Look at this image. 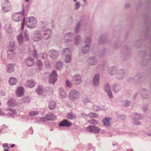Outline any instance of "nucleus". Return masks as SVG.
<instances>
[{
	"instance_id": "obj_1",
	"label": "nucleus",
	"mask_w": 151,
	"mask_h": 151,
	"mask_svg": "<svg viewBox=\"0 0 151 151\" xmlns=\"http://www.w3.org/2000/svg\"><path fill=\"white\" fill-rule=\"evenodd\" d=\"M24 36L22 33L19 34L17 36V40L20 45H22L24 42L28 41L29 40V35L26 30L24 32Z\"/></svg>"
},
{
	"instance_id": "obj_2",
	"label": "nucleus",
	"mask_w": 151,
	"mask_h": 151,
	"mask_svg": "<svg viewBox=\"0 0 151 151\" xmlns=\"http://www.w3.org/2000/svg\"><path fill=\"white\" fill-rule=\"evenodd\" d=\"M37 24L36 19L33 17H28L26 22V26L28 28L33 29L35 27Z\"/></svg>"
},
{
	"instance_id": "obj_3",
	"label": "nucleus",
	"mask_w": 151,
	"mask_h": 151,
	"mask_svg": "<svg viewBox=\"0 0 151 151\" xmlns=\"http://www.w3.org/2000/svg\"><path fill=\"white\" fill-rule=\"evenodd\" d=\"M80 96L79 92L75 89H71L69 93V97L70 100L74 101L78 100Z\"/></svg>"
},
{
	"instance_id": "obj_4",
	"label": "nucleus",
	"mask_w": 151,
	"mask_h": 151,
	"mask_svg": "<svg viewBox=\"0 0 151 151\" xmlns=\"http://www.w3.org/2000/svg\"><path fill=\"white\" fill-rule=\"evenodd\" d=\"M24 12V9L22 8V11L21 12H17L14 14L12 16V19L15 22H19L21 20L22 18V14Z\"/></svg>"
},
{
	"instance_id": "obj_5",
	"label": "nucleus",
	"mask_w": 151,
	"mask_h": 151,
	"mask_svg": "<svg viewBox=\"0 0 151 151\" xmlns=\"http://www.w3.org/2000/svg\"><path fill=\"white\" fill-rule=\"evenodd\" d=\"M86 129L87 131L94 134H98L100 132V129L94 125H91L87 127Z\"/></svg>"
},
{
	"instance_id": "obj_6",
	"label": "nucleus",
	"mask_w": 151,
	"mask_h": 151,
	"mask_svg": "<svg viewBox=\"0 0 151 151\" xmlns=\"http://www.w3.org/2000/svg\"><path fill=\"white\" fill-rule=\"evenodd\" d=\"M11 6L8 0H5L2 6V11L6 12L9 11L11 9Z\"/></svg>"
},
{
	"instance_id": "obj_7",
	"label": "nucleus",
	"mask_w": 151,
	"mask_h": 151,
	"mask_svg": "<svg viewBox=\"0 0 151 151\" xmlns=\"http://www.w3.org/2000/svg\"><path fill=\"white\" fill-rule=\"evenodd\" d=\"M42 38V32L39 31H35L33 34L32 39L34 41L37 42L40 41Z\"/></svg>"
},
{
	"instance_id": "obj_8",
	"label": "nucleus",
	"mask_w": 151,
	"mask_h": 151,
	"mask_svg": "<svg viewBox=\"0 0 151 151\" xmlns=\"http://www.w3.org/2000/svg\"><path fill=\"white\" fill-rule=\"evenodd\" d=\"M57 79V75L56 72L55 70L52 71L50 76L49 82L54 84L56 81Z\"/></svg>"
},
{
	"instance_id": "obj_9",
	"label": "nucleus",
	"mask_w": 151,
	"mask_h": 151,
	"mask_svg": "<svg viewBox=\"0 0 151 151\" xmlns=\"http://www.w3.org/2000/svg\"><path fill=\"white\" fill-rule=\"evenodd\" d=\"M24 89L22 86H19L16 90L15 94L18 97H21L23 96L24 93Z\"/></svg>"
},
{
	"instance_id": "obj_10",
	"label": "nucleus",
	"mask_w": 151,
	"mask_h": 151,
	"mask_svg": "<svg viewBox=\"0 0 151 151\" xmlns=\"http://www.w3.org/2000/svg\"><path fill=\"white\" fill-rule=\"evenodd\" d=\"M74 35L71 32H68L65 34L64 40L66 43L68 42L73 40Z\"/></svg>"
},
{
	"instance_id": "obj_11",
	"label": "nucleus",
	"mask_w": 151,
	"mask_h": 151,
	"mask_svg": "<svg viewBox=\"0 0 151 151\" xmlns=\"http://www.w3.org/2000/svg\"><path fill=\"white\" fill-rule=\"evenodd\" d=\"M52 30L50 29H47L44 31L43 35V38L46 40H48L51 37Z\"/></svg>"
},
{
	"instance_id": "obj_12",
	"label": "nucleus",
	"mask_w": 151,
	"mask_h": 151,
	"mask_svg": "<svg viewBox=\"0 0 151 151\" xmlns=\"http://www.w3.org/2000/svg\"><path fill=\"white\" fill-rule=\"evenodd\" d=\"M60 54V52L59 51L54 50H50L49 52V56L53 59L57 58Z\"/></svg>"
},
{
	"instance_id": "obj_13",
	"label": "nucleus",
	"mask_w": 151,
	"mask_h": 151,
	"mask_svg": "<svg viewBox=\"0 0 151 151\" xmlns=\"http://www.w3.org/2000/svg\"><path fill=\"white\" fill-rule=\"evenodd\" d=\"M100 80V75L99 73L96 74L93 78V83L95 86H98L99 84Z\"/></svg>"
},
{
	"instance_id": "obj_14",
	"label": "nucleus",
	"mask_w": 151,
	"mask_h": 151,
	"mask_svg": "<svg viewBox=\"0 0 151 151\" xmlns=\"http://www.w3.org/2000/svg\"><path fill=\"white\" fill-rule=\"evenodd\" d=\"M35 69L37 71H40L42 69L43 65L40 60H37L35 64Z\"/></svg>"
},
{
	"instance_id": "obj_15",
	"label": "nucleus",
	"mask_w": 151,
	"mask_h": 151,
	"mask_svg": "<svg viewBox=\"0 0 151 151\" xmlns=\"http://www.w3.org/2000/svg\"><path fill=\"white\" fill-rule=\"evenodd\" d=\"M116 75V78L119 80L122 79L125 76V74L124 70L121 69L118 70Z\"/></svg>"
},
{
	"instance_id": "obj_16",
	"label": "nucleus",
	"mask_w": 151,
	"mask_h": 151,
	"mask_svg": "<svg viewBox=\"0 0 151 151\" xmlns=\"http://www.w3.org/2000/svg\"><path fill=\"white\" fill-rule=\"evenodd\" d=\"M105 91L107 93L109 96L110 98H112L113 96L111 90L110 86L109 84H106L104 87Z\"/></svg>"
},
{
	"instance_id": "obj_17",
	"label": "nucleus",
	"mask_w": 151,
	"mask_h": 151,
	"mask_svg": "<svg viewBox=\"0 0 151 151\" xmlns=\"http://www.w3.org/2000/svg\"><path fill=\"white\" fill-rule=\"evenodd\" d=\"M36 84V82L33 80L31 79L27 80L24 84L26 87L30 88L34 87Z\"/></svg>"
},
{
	"instance_id": "obj_18",
	"label": "nucleus",
	"mask_w": 151,
	"mask_h": 151,
	"mask_svg": "<svg viewBox=\"0 0 151 151\" xmlns=\"http://www.w3.org/2000/svg\"><path fill=\"white\" fill-rule=\"evenodd\" d=\"M96 58L94 56H92L89 58L87 60L88 64L90 65H94L97 64Z\"/></svg>"
},
{
	"instance_id": "obj_19",
	"label": "nucleus",
	"mask_w": 151,
	"mask_h": 151,
	"mask_svg": "<svg viewBox=\"0 0 151 151\" xmlns=\"http://www.w3.org/2000/svg\"><path fill=\"white\" fill-rule=\"evenodd\" d=\"M72 80L75 84H79L82 81L81 76L77 74L73 76Z\"/></svg>"
},
{
	"instance_id": "obj_20",
	"label": "nucleus",
	"mask_w": 151,
	"mask_h": 151,
	"mask_svg": "<svg viewBox=\"0 0 151 151\" xmlns=\"http://www.w3.org/2000/svg\"><path fill=\"white\" fill-rule=\"evenodd\" d=\"M9 106L14 107L18 105L16 100L14 98H11L9 99L7 103Z\"/></svg>"
},
{
	"instance_id": "obj_21",
	"label": "nucleus",
	"mask_w": 151,
	"mask_h": 151,
	"mask_svg": "<svg viewBox=\"0 0 151 151\" xmlns=\"http://www.w3.org/2000/svg\"><path fill=\"white\" fill-rule=\"evenodd\" d=\"M25 63L28 66H32L34 64V60L31 57H29L25 60Z\"/></svg>"
},
{
	"instance_id": "obj_22",
	"label": "nucleus",
	"mask_w": 151,
	"mask_h": 151,
	"mask_svg": "<svg viewBox=\"0 0 151 151\" xmlns=\"http://www.w3.org/2000/svg\"><path fill=\"white\" fill-rule=\"evenodd\" d=\"M59 125L60 126L69 127L71 126V124L67 120L65 119L61 122Z\"/></svg>"
},
{
	"instance_id": "obj_23",
	"label": "nucleus",
	"mask_w": 151,
	"mask_h": 151,
	"mask_svg": "<svg viewBox=\"0 0 151 151\" xmlns=\"http://www.w3.org/2000/svg\"><path fill=\"white\" fill-rule=\"evenodd\" d=\"M117 68L115 67H111L109 68L108 72L110 75H113L117 73Z\"/></svg>"
},
{
	"instance_id": "obj_24",
	"label": "nucleus",
	"mask_w": 151,
	"mask_h": 151,
	"mask_svg": "<svg viewBox=\"0 0 151 151\" xmlns=\"http://www.w3.org/2000/svg\"><path fill=\"white\" fill-rule=\"evenodd\" d=\"M14 70V65L9 64L6 67V72L8 73H11Z\"/></svg>"
},
{
	"instance_id": "obj_25",
	"label": "nucleus",
	"mask_w": 151,
	"mask_h": 151,
	"mask_svg": "<svg viewBox=\"0 0 151 151\" xmlns=\"http://www.w3.org/2000/svg\"><path fill=\"white\" fill-rule=\"evenodd\" d=\"M6 110L9 111L6 115L9 116H11L13 114H15L17 113V111L14 109L7 108H6Z\"/></svg>"
},
{
	"instance_id": "obj_26",
	"label": "nucleus",
	"mask_w": 151,
	"mask_h": 151,
	"mask_svg": "<svg viewBox=\"0 0 151 151\" xmlns=\"http://www.w3.org/2000/svg\"><path fill=\"white\" fill-rule=\"evenodd\" d=\"M90 49V46L89 45H85L82 47V52L84 54L87 53L89 51Z\"/></svg>"
},
{
	"instance_id": "obj_27",
	"label": "nucleus",
	"mask_w": 151,
	"mask_h": 151,
	"mask_svg": "<svg viewBox=\"0 0 151 151\" xmlns=\"http://www.w3.org/2000/svg\"><path fill=\"white\" fill-rule=\"evenodd\" d=\"M46 118L48 120L51 121L55 119V116L53 114L48 113L46 115Z\"/></svg>"
},
{
	"instance_id": "obj_28",
	"label": "nucleus",
	"mask_w": 151,
	"mask_h": 151,
	"mask_svg": "<svg viewBox=\"0 0 151 151\" xmlns=\"http://www.w3.org/2000/svg\"><path fill=\"white\" fill-rule=\"evenodd\" d=\"M82 40L81 37V36L77 35L75 38V44L76 45H78L80 44Z\"/></svg>"
},
{
	"instance_id": "obj_29",
	"label": "nucleus",
	"mask_w": 151,
	"mask_h": 151,
	"mask_svg": "<svg viewBox=\"0 0 151 151\" xmlns=\"http://www.w3.org/2000/svg\"><path fill=\"white\" fill-rule=\"evenodd\" d=\"M112 88L115 92H118L121 89L120 86L117 83L114 84L112 85Z\"/></svg>"
},
{
	"instance_id": "obj_30",
	"label": "nucleus",
	"mask_w": 151,
	"mask_h": 151,
	"mask_svg": "<svg viewBox=\"0 0 151 151\" xmlns=\"http://www.w3.org/2000/svg\"><path fill=\"white\" fill-rule=\"evenodd\" d=\"M71 53V50L69 48L64 49L62 52V54L64 56L70 55Z\"/></svg>"
},
{
	"instance_id": "obj_31",
	"label": "nucleus",
	"mask_w": 151,
	"mask_h": 151,
	"mask_svg": "<svg viewBox=\"0 0 151 151\" xmlns=\"http://www.w3.org/2000/svg\"><path fill=\"white\" fill-rule=\"evenodd\" d=\"M59 92L60 96L61 98L63 99L66 97L67 94L62 89H59Z\"/></svg>"
},
{
	"instance_id": "obj_32",
	"label": "nucleus",
	"mask_w": 151,
	"mask_h": 151,
	"mask_svg": "<svg viewBox=\"0 0 151 151\" xmlns=\"http://www.w3.org/2000/svg\"><path fill=\"white\" fill-rule=\"evenodd\" d=\"M17 82V81L16 78L14 77H11L9 80V84L10 85H15Z\"/></svg>"
},
{
	"instance_id": "obj_33",
	"label": "nucleus",
	"mask_w": 151,
	"mask_h": 151,
	"mask_svg": "<svg viewBox=\"0 0 151 151\" xmlns=\"http://www.w3.org/2000/svg\"><path fill=\"white\" fill-rule=\"evenodd\" d=\"M56 105V103L54 101H50L49 103L48 108L50 110H53L55 108Z\"/></svg>"
},
{
	"instance_id": "obj_34",
	"label": "nucleus",
	"mask_w": 151,
	"mask_h": 151,
	"mask_svg": "<svg viewBox=\"0 0 151 151\" xmlns=\"http://www.w3.org/2000/svg\"><path fill=\"white\" fill-rule=\"evenodd\" d=\"M7 52L9 57L10 58H13L15 55L14 50H8Z\"/></svg>"
},
{
	"instance_id": "obj_35",
	"label": "nucleus",
	"mask_w": 151,
	"mask_h": 151,
	"mask_svg": "<svg viewBox=\"0 0 151 151\" xmlns=\"http://www.w3.org/2000/svg\"><path fill=\"white\" fill-rule=\"evenodd\" d=\"M66 117L68 119L72 120L75 119L76 117V116L73 113L70 112L68 113Z\"/></svg>"
},
{
	"instance_id": "obj_36",
	"label": "nucleus",
	"mask_w": 151,
	"mask_h": 151,
	"mask_svg": "<svg viewBox=\"0 0 151 151\" xmlns=\"http://www.w3.org/2000/svg\"><path fill=\"white\" fill-rule=\"evenodd\" d=\"M63 62L61 61H58L56 64L57 69L58 70H61L63 68Z\"/></svg>"
},
{
	"instance_id": "obj_37",
	"label": "nucleus",
	"mask_w": 151,
	"mask_h": 151,
	"mask_svg": "<svg viewBox=\"0 0 151 151\" xmlns=\"http://www.w3.org/2000/svg\"><path fill=\"white\" fill-rule=\"evenodd\" d=\"M16 47L15 43L14 42H10L8 46L9 50H14Z\"/></svg>"
},
{
	"instance_id": "obj_38",
	"label": "nucleus",
	"mask_w": 151,
	"mask_h": 151,
	"mask_svg": "<svg viewBox=\"0 0 151 151\" xmlns=\"http://www.w3.org/2000/svg\"><path fill=\"white\" fill-rule=\"evenodd\" d=\"M65 56V58L64 60L65 62L68 63H70L72 60L71 55H68Z\"/></svg>"
},
{
	"instance_id": "obj_39",
	"label": "nucleus",
	"mask_w": 151,
	"mask_h": 151,
	"mask_svg": "<svg viewBox=\"0 0 151 151\" xmlns=\"http://www.w3.org/2000/svg\"><path fill=\"white\" fill-rule=\"evenodd\" d=\"M110 119V118H105L103 120H102V122H103V124L104 126H109L110 125L109 123V120Z\"/></svg>"
},
{
	"instance_id": "obj_40",
	"label": "nucleus",
	"mask_w": 151,
	"mask_h": 151,
	"mask_svg": "<svg viewBox=\"0 0 151 151\" xmlns=\"http://www.w3.org/2000/svg\"><path fill=\"white\" fill-rule=\"evenodd\" d=\"M36 92L39 95H41L43 93V88L41 86H38L36 90Z\"/></svg>"
},
{
	"instance_id": "obj_41",
	"label": "nucleus",
	"mask_w": 151,
	"mask_h": 151,
	"mask_svg": "<svg viewBox=\"0 0 151 151\" xmlns=\"http://www.w3.org/2000/svg\"><path fill=\"white\" fill-rule=\"evenodd\" d=\"M39 57L43 59L46 60L47 58V55L45 52H43L39 53Z\"/></svg>"
},
{
	"instance_id": "obj_42",
	"label": "nucleus",
	"mask_w": 151,
	"mask_h": 151,
	"mask_svg": "<svg viewBox=\"0 0 151 151\" xmlns=\"http://www.w3.org/2000/svg\"><path fill=\"white\" fill-rule=\"evenodd\" d=\"M81 25L80 22H78L77 24L76 25L74 29V31L75 33H77L79 32Z\"/></svg>"
},
{
	"instance_id": "obj_43",
	"label": "nucleus",
	"mask_w": 151,
	"mask_h": 151,
	"mask_svg": "<svg viewBox=\"0 0 151 151\" xmlns=\"http://www.w3.org/2000/svg\"><path fill=\"white\" fill-rule=\"evenodd\" d=\"M91 42V39L90 37H86L85 40V43L86 45H89L90 46Z\"/></svg>"
},
{
	"instance_id": "obj_44",
	"label": "nucleus",
	"mask_w": 151,
	"mask_h": 151,
	"mask_svg": "<svg viewBox=\"0 0 151 151\" xmlns=\"http://www.w3.org/2000/svg\"><path fill=\"white\" fill-rule=\"evenodd\" d=\"M131 104V102L127 100H125L123 102V106L126 107L129 106Z\"/></svg>"
},
{
	"instance_id": "obj_45",
	"label": "nucleus",
	"mask_w": 151,
	"mask_h": 151,
	"mask_svg": "<svg viewBox=\"0 0 151 151\" xmlns=\"http://www.w3.org/2000/svg\"><path fill=\"white\" fill-rule=\"evenodd\" d=\"M88 122H89L91 124L96 125L98 124L99 122L94 119H91L88 121Z\"/></svg>"
},
{
	"instance_id": "obj_46",
	"label": "nucleus",
	"mask_w": 151,
	"mask_h": 151,
	"mask_svg": "<svg viewBox=\"0 0 151 151\" xmlns=\"http://www.w3.org/2000/svg\"><path fill=\"white\" fill-rule=\"evenodd\" d=\"M39 114V112L37 111H32L29 112L28 114L30 116H33L37 115Z\"/></svg>"
},
{
	"instance_id": "obj_47",
	"label": "nucleus",
	"mask_w": 151,
	"mask_h": 151,
	"mask_svg": "<svg viewBox=\"0 0 151 151\" xmlns=\"http://www.w3.org/2000/svg\"><path fill=\"white\" fill-rule=\"evenodd\" d=\"M93 109L95 111H99L103 110L101 108L95 105H93Z\"/></svg>"
},
{
	"instance_id": "obj_48",
	"label": "nucleus",
	"mask_w": 151,
	"mask_h": 151,
	"mask_svg": "<svg viewBox=\"0 0 151 151\" xmlns=\"http://www.w3.org/2000/svg\"><path fill=\"white\" fill-rule=\"evenodd\" d=\"M66 85L67 87L70 88L73 84L70 80L67 79L66 81Z\"/></svg>"
},
{
	"instance_id": "obj_49",
	"label": "nucleus",
	"mask_w": 151,
	"mask_h": 151,
	"mask_svg": "<svg viewBox=\"0 0 151 151\" xmlns=\"http://www.w3.org/2000/svg\"><path fill=\"white\" fill-rule=\"evenodd\" d=\"M105 40L104 37L103 35H101L99 39V43L100 44H103Z\"/></svg>"
},
{
	"instance_id": "obj_50",
	"label": "nucleus",
	"mask_w": 151,
	"mask_h": 151,
	"mask_svg": "<svg viewBox=\"0 0 151 151\" xmlns=\"http://www.w3.org/2000/svg\"><path fill=\"white\" fill-rule=\"evenodd\" d=\"M89 116L91 118L98 117L97 114L94 112H91L90 113L88 114Z\"/></svg>"
},
{
	"instance_id": "obj_51",
	"label": "nucleus",
	"mask_w": 151,
	"mask_h": 151,
	"mask_svg": "<svg viewBox=\"0 0 151 151\" xmlns=\"http://www.w3.org/2000/svg\"><path fill=\"white\" fill-rule=\"evenodd\" d=\"M133 115L134 117V119H138L141 118V115L140 114H137V113H134Z\"/></svg>"
},
{
	"instance_id": "obj_52",
	"label": "nucleus",
	"mask_w": 151,
	"mask_h": 151,
	"mask_svg": "<svg viewBox=\"0 0 151 151\" xmlns=\"http://www.w3.org/2000/svg\"><path fill=\"white\" fill-rule=\"evenodd\" d=\"M23 100L24 102H29L30 101V98L29 96H26L23 98Z\"/></svg>"
},
{
	"instance_id": "obj_53",
	"label": "nucleus",
	"mask_w": 151,
	"mask_h": 151,
	"mask_svg": "<svg viewBox=\"0 0 151 151\" xmlns=\"http://www.w3.org/2000/svg\"><path fill=\"white\" fill-rule=\"evenodd\" d=\"M81 4L80 2L77 1L75 4V9L76 10L78 9L81 6Z\"/></svg>"
},
{
	"instance_id": "obj_54",
	"label": "nucleus",
	"mask_w": 151,
	"mask_h": 151,
	"mask_svg": "<svg viewBox=\"0 0 151 151\" xmlns=\"http://www.w3.org/2000/svg\"><path fill=\"white\" fill-rule=\"evenodd\" d=\"M33 57L35 59H37L38 57V55L37 52L35 49H34L32 53Z\"/></svg>"
},
{
	"instance_id": "obj_55",
	"label": "nucleus",
	"mask_w": 151,
	"mask_h": 151,
	"mask_svg": "<svg viewBox=\"0 0 151 151\" xmlns=\"http://www.w3.org/2000/svg\"><path fill=\"white\" fill-rule=\"evenodd\" d=\"M132 119L133 120L134 123L135 125H139L141 124V123L139 121L137 120V119H134V118H133Z\"/></svg>"
},
{
	"instance_id": "obj_56",
	"label": "nucleus",
	"mask_w": 151,
	"mask_h": 151,
	"mask_svg": "<svg viewBox=\"0 0 151 151\" xmlns=\"http://www.w3.org/2000/svg\"><path fill=\"white\" fill-rule=\"evenodd\" d=\"M105 50H104V51H100L99 54V56L100 57H103L105 55Z\"/></svg>"
},
{
	"instance_id": "obj_57",
	"label": "nucleus",
	"mask_w": 151,
	"mask_h": 151,
	"mask_svg": "<svg viewBox=\"0 0 151 151\" xmlns=\"http://www.w3.org/2000/svg\"><path fill=\"white\" fill-rule=\"evenodd\" d=\"M25 20L24 18L21 24V29L22 30H23L24 29V27L25 25Z\"/></svg>"
},
{
	"instance_id": "obj_58",
	"label": "nucleus",
	"mask_w": 151,
	"mask_h": 151,
	"mask_svg": "<svg viewBox=\"0 0 151 151\" xmlns=\"http://www.w3.org/2000/svg\"><path fill=\"white\" fill-rule=\"evenodd\" d=\"M90 102V100L88 98H86L83 100V102L84 103H87Z\"/></svg>"
},
{
	"instance_id": "obj_59",
	"label": "nucleus",
	"mask_w": 151,
	"mask_h": 151,
	"mask_svg": "<svg viewBox=\"0 0 151 151\" xmlns=\"http://www.w3.org/2000/svg\"><path fill=\"white\" fill-rule=\"evenodd\" d=\"M5 115H6V114L4 111L2 109H0V115L4 116Z\"/></svg>"
},
{
	"instance_id": "obj_60",
	"label": "nucleus",
	"mask_w": 151,
	"mask_h": 151,
	"mask_svg": "<svg viewBox=\"0 0 151 151\" xmlns=\"http://www.w3.org/2000/svg\"><path fill=\"white\" fill-rule=\"evenodd\" d=\"M130 5L129 4L127 3L125 5V7L126 8H128L130 7Z\"/></svg>"
},
{
	"instance_id": "obj_61",
	"label": "nucleus",
	"mask_w": 151,
	"mask_h": 151,
	"mask_svg": "<svg viewBox=\"0 0 151 151\" xmlns=\"http://www.w3.org/2000/svg\"><path fill=\"white\" fill-rule=\"evenodd\" d=\"M82 116L84 118H86L88 116V115L85 113H83L81 114Z\"/></svg>"
},
{
	"instance_id": "obj_62",
	"label": "nucleus",
	"mask_w": 151,
	"mask_h": 151,
	"mask_svg": "<svg viewBox=\"0 0 151 151\" xmlns=\"http://www.w3.org/2000/svg\"><path fill=\"white\" fill-rule=\"evenodd\" d=\"M2 145H3V147H6L7 148H9V147L8 146V145L6 143L3 144Z\"/></svg>"
},
{
	"instance_id": "obj_63",
	"label": "nucleus",
	"mask_w": 151,
	"mask_h": 151,
	"mask_svg": "<svg viewBox=\"0 0 151 151\" xmlns=\"http://www.w3.org/2000/svg\"><path fill=\"white\" fill-rule=\"evenodd\" d=\"M41 120L43 122H45L46 120V119L44 117H41L40 118Z\"/></svg>"
},
{
	"instance_id": "obj_64",
	"label": "nucleus",
	"mask_w": 151,
	"mask_h": 151,
	"mask_svg": "<svg viewBox=\"0 0 151 151\" xmlns=\"http://www.w3.org/2000/svg\"><path fill=\"white\" fill-rule=\"evenodd\" d=\"M29 130L31 132V134H32L33 129H32V128L31 127H30V128L29 129Z\"/></svg>"
}]
</instances>
